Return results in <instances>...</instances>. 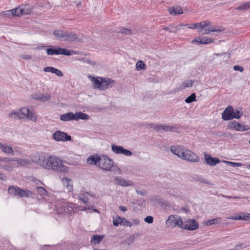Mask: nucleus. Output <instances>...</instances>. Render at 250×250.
<instances>
[{"label":"nucleus","mask_w":250,"mask_h":250,"mask_svg":"<svg viewBox=\"0 0 250 250\" xmlns=\"http://www.w3.org/2000/svg\"><path fill=\"white\" fill-rule=\"evenodd\" d=\"M9 117L14 119H23V115H22L21 111H12L9 114Z\"/></svg>","instance_id":"32"},{"label":"nucleus","mask_w":250,"mask_h":250,"mask_svg":"<svg viewBox=\"0 0 250 250\" xmlns=\"http://www.w3.org/2000/svg\"><path fill=\"white\" fill-rule=\"evenodd\" d=\"M128 244H130V243H132L134 242V237L133 236H130L129 238L128 239Z\"/></svg>","instance_id":"63"},{"label":"nucleus","mask_w":250,"mask_h":250,"mask_svg":"<svg viewBox=\"0 0 250 250\" xmlns=\"http://www.w3.org/2000/svg\"><path fill=\"white\" fill-rule=\"evenodd\" d=\"M32 163H35L45 168L46 165L47 158L44 154L40 153H34L30 156Z\"/></svg>","instance_id":"8"},{"label":"nucleus","mask_w":250,"mask_h":250,"mask_svg":"<svg viewBox=\"0 0 250 250\" xmlns=\"http://www.w3.org/2000/svg\"><path fill=\"white\" fill-rule=\"evenodd\" d=\"M112 150L116 154H122L123 147L121 146H117L114 144L111 145Z\"/></svg>","instance_id":"38"},{"label":"nucleus","mask_w":250,"mask_h":250,"mask_svg":"<svg viewBox=\"0 0 250 250\" xmlns=\"http://www.w3.org/2000/svg\"><path fill=\"white\" fill-rule=\"evenodd\" d=\"M116 32L117 33L122 34L124 36L131 35L132 34L131 30L125 28H121L119 31H117Z\"/></svg>","instance_id":"39"},{"label":"nucleus","mask_w":250,"mask_h":250,"mask_svg":"<svg viewBox=\"0 0 250 250\" xmlns=\"http://www.w3.org/2000/svg\"><path fill=\"white\" fill-rule=\"evenodd\" d=\"M223 162L226 164L227 165L229 166L232 167H240L242 166V165H243L241 163L232 162H230V161H226V160L223 161Z\"/></svg>","instance_id":"42"},{"label":"nucleus","mask_w":250,"mask_h":250,"mask_svg":"<svg viewBox=\"0 0 250 250\" xmlns=\"http://www.w3.org/2000/svg\"><path fill=\"white\" fill-rule=\"evenodd\" d=\"M167 222H168L169 223L173 225L174 227L177 226L181 229L183 226V221L181 217L178 215H170Z\"/></svg>","instance_id":"13"},{"label":"nucleus","mask_w":250,"mask_h":250,"mask_svg":"<svg viewBox=\"0 0 250 250\" xmlns=\"http://www.w3.org/2000/svg\"><path fill=\"white\" fill-rule=\"evenodd\" d=\"M13 13H14V12H13V9H12V10H7L5 12H3L2 13V15L6 17L10 18L12 16H13Z\"/></svg>","instance_id":"50"},{"label":"nucleus","mask_w":250,"mask_h":250,"mask_svg":"<svg viewBox=\"0 0 250 250\" xmlns=\"http://www.w3.org/2000/svg\"><path fill=\"white\" fill-rule=\"evenodd\" d=\"M32 98L42 102H45L49 100L50 98L49 94H43L42 93H34L32 96Z\"/></svg>","instance_id":"20"},{"label":"nucleus","mask_w":250,"mask_h":250,"mask_svg":"<svg viewBox=\"0 0 250 250\" xmlns=\"http://www.w3.org/2000/svg\"><path fill=\"white\" fill-rule=\"evenodd\" d=\"M102 156H99L97 154L91 155L86 159V163L91 165H95L99 167Z\"/></svg>","instance_id":"16"},{"label":"nucleus","mask_w":250,"mask_h":250,"mask_svg":"<svg viewBox=\"0 0 250 250\" xmlns=\"http://www.w3.org/2000/svg\"><path fill=\"white\" fill-rule=\"evenodd\" d=\"M230 219L232 220H241V216H240V214L239 215H236L235 216H232L229 218Z\"/></svg>","instance_id":"59"},{"label":"nucleus","mask_w":250,"mask_h":250,"mask_svg":"<svg viewBox=\"0 0 250 250\" xmlns=\"http://www.w3.org/2000/svg\"><path fill=\"white\" fill-rule=\"evenodd\" d=\"M82 60L84 62L90 64L92 65L96 64V62H95L92 61L90 60H89V59L86 58H83Z\"/></svg>","instance_id":"52"},{"label":"nucleus","mask_w":250,"mask_h":250,"mask_svg":"<svg viewBox=\"0 0 250 250\" xmlns=\"http://www.w3.org/2000/svg\"><path fill=\"white\" fill-rule=\"evenodd\" d=\"M178 129L179 127L177 125H169L165 124L164 131L167 132H176Z\"/></svg>","instance_id":"36"},{"label":"nucleus","mask_w":250,"mask_h":250,"mask_svg":"<svg viewBox=\"0 0 250 250\" xmlns=\"http://www.w3.org/2000/svg\"><path fill=\"white\" fill-rule=\"evenodd\" d=\"M221 220V218H215L213 219H211L207 221L206 222V225L207 226H210L212 225L217 224L220 222Z\"/></svg>","instance_id":"40"},{"label":"nucleus","mask_w":250,"mask_h":250,"mask_svg":"<svg viewBox=\"0 0 250 250\" xmlns=\"http://www.w3.org/2000/svg\"><path fill=\"white\" fill-rule=\"evenodd\" d=\"M145 67V63L142 61L137 62L136 64V67L137 70H141L144 69Z\"/></svg>","instance_id":"45"},{"label":"nucleus","mask_w":250,"mask_h":250,"mask_svg":"<svg viewBox=\"0 0 250 250\" xmlns=\"http://www.w3.org/2000/svg\"><path fill=\"white\" fill-rule=\"evenodd\" d=\"M62 181L64 186L66 188L68 192L72 191L73 190V185L72 180L66 177H64L62 179Z\"/></svg>","instance_id":"25"},{"label":"nucleus","mask_w":250,"mask_h":250,"mask_svg":"<svg viewBox=\"0 0 250 250\" xmlns=\"http://www.w3.org/2000/svg\"><path fill=\"white\" fill-rule=\"evenodd\" d=\"M199 228L198 222L194 219H189L183 221L182 229L188 230H195Z\"/></svg>","instance_id":"10"},{"label":"nucleus","mask_w":250,"mask_h":250,"mask_svg":"<svg viewBox=\"0 0 250 250\" xmlns=\"http://www.w3.org/2000/svg\"><path fill=\"white\" fill-rule=\"evenodd\" d=\"M65 37V42H75L79 39L77 34L74 32H66Z\"/></svg>","instance_id":"26"},{"label":"nucleus","mask_w":250,"mask_h":250,"mask_svg":"<svg viewBox=\"0 0 250 250\" xmlns=\"http://www.w3.org/2000/svg\"><path fill=\"white\" fill-rule=\"evenodd\" d=\"M202 23H201L200 22H197V23H194V26L193 27L194 28V29H198L199 28V31H201L202 30Z\"/></svg>","instance_id":"56"},{"label":"nucleus","mask_w":250,"mask_h":250,"mask_svg":"<svg viewBox=\"0 0 250 250\" xmlns=\"http://www.w3.org/2000/svg\"><path fill=\"white\" fill-rule=\"evenodd\" d=\"M20 111H21L22 115H23L24 119L27 118L33 122L37 121V117L35 115L34 111L30 110L29 107L21 108Z\"/></svg>","instance_id":"12"},{"label":"nucleus","mask_w":250,"mask_h":250,"mask_svg":"<svg viewBox=\"0 0 250 250\" xmlns=\"http://www.w3.org/2000/svg\"><path fill=\"white\" fill-rule=\"evenodd\" d=\"M183 26V25L179 24L177 26H174L172 24H170L168 27H166L164 28V30L167 31L170 33H176L181 27Z\"/></svg>","instance_id":"30"},{"label":"nucleus","mask_w":250,"mask_h":250,"mask_svg":"<svg viewBox=\"0 0 250 250\" xmlns=\"http://www.w3.org/2000/svg\"><path fill=\"white\" fill-rule=\"evenodd\" d=\"M11 160L9 158H0V168L10 171L12 169L10 163Z\"/></svg>","instance_id":"18"},{"label":"nucleus","mask_w":250,"mask_h":250,"mask_svg":"<svg viewBox=\"0 0 250 250\" xmlns=\"http://www.w3.org/2000/svg\"><path fill=\"white\" fill-rule=\"evenodd\" d=\"M122 154L126 156H130L132 155V153L130 150L124 148L123 147Z\"/></svg>","instance_id":"51"},{"label":"nucleus","mask_w":250,"mask_h":250,"mask_svg":"<svg viewBox=\"0 0 250 250\" xmlns=\"http://www.w3.org/2000/svg\"><path fill=\"white\" fill-rule=\"evenodd\" d=\"M13 161L17 162L18 165L21 166H24L26 165H30L32 164L31 159H20V158H14L12 160Z\"/></svg>","instance_id":"28"},{"label":"nucleus","mask_w":250,"mask_h":250,"mask_svg":"<svg viewBox=\"0 0 250 250\" xmlns=\"http://www.w3.org/2000/svg\"><path fill=\"white\" fill-rule=\"evenodd\" d=\"M37 192L41 196H44L47 194V191L43 187H38L37 188Z\"/></svg>","instance_id":"46"},{"label":"nucleus","mask_w":250,"mask_h":250,"mask_svg":"<svg viewBox=\"0 0 250 250\" xmlns=\"http://www.w3.org/2000/svg\"><path fill=\"white\" fill-rule=\"evenodd\" d=\"M66 32L61 30H55L53 31V34L57 40L65 41Z\"/></svg>","instance_id":"23"},{"label":"nucleus","mask_w":250,"mask_h":250,"mask_svg":"<svg viewBox=\"0 0 250 250\" xmlns=\"http://www.w3.org/2000/svg\"><path fill=\"white\" fill-rule=\"evenodd\" d=\"M228 129H232L236 131H243L250 129L248 125H242L235 121L229 122L227 125Z\"/></svg>","instance_id":"9"},{"label":"nucleus","mask_w":250,"mask_h":250,"mask_svg":"<svg viewBox=\"0 0 250 250\" xmlns=\"http://www.w3.org/2000/svg\"><path fill=\"white\" fill-rule=\"evenodd\" d=\"M104 235H94L91 240V243L92 244H98L104 238Z\"/></svg>","instance_id":"35"},{"label":"nucleus","mask_w":250,"mask_h":250,"mask_svg":"<svg viewBox=\"0 0 250 250\" xmlns=\"http://www.w3.org/2000/svg\"><path fill=\"white\" fill-rule=\"evenodd\" d=\"M233 69L235 71H239L241 72L244 71V68L242 66L237 65L233 66Z\"/></svg>","instance_id":"54"},{"label":"nucleus","mask_w":250,"mask_h":250,"mask_svg":"<svg viewBox=\"0 0 250 250\" xmlns=\"http://www.w3.org/2000/svg\"><path fill=\"white\" fill-rule=\"evenodd\" d=\"M222 30L220 29H215L211 27V26H209L208 28H204L203 30L201 31L202 34H208L211 32H215L217 33L221 32Z\"/></svg>","instance_id":"34"},{"label":"nucleus","mask_w":250,"mask_h":250,"mask_svg":"<svg viewBox=\"0 0 250 250\" xmlns=\"http://www.w3.org/2000/svg\"><path fill=\"white\" fill-rule=\"evenodd\" d=\"M0 149L6 154H13V151L10 146L0 143Z\"/></svg>","instance_id":"29"},{"label":"nucleus","mask_w":250,"mask_h":250,"mask_svg":"<svg viewBox=\"0 0 250 250\" xmlns=\"http://www.w3.org/2000/svg\"><path fill=\"white\" fill-rule=\"evenodd\" d=\"M90 79L95 84V88L102 90L112 87L115 83L114 80L108 78L90 76Z\"/></svg>","instance_id":"2"},{"label":"nucleus","mask_w":250,"mask_h":250,"mask_svg":"<svg viewBox=\"0 0 250 250\" xmlns=\"http://www.w3.org/2000/svg\"><path fill=\"white\" fill-rule=\"evenodd\" d=\"M168 10L169 14L171 15H180L183 13V9L180 7H170Z\"/></svg>","instance_id":"31"},{"label":"nucleus","mask_w":250,"mask_h":250,"mask_svg":"<svg viewBox=\"0 0 250 250\" xmlns=\"http://www.w3.org/2000/svg\"><path fill=\"white\" fill-rule=\"evenodd\" d=\"M49 48L46 49V53L48 55H63L70 56L74 52L72 50H68L60 47H54L49 46Z\"/></svg>","instance_id":"6"},{"label":"nucleus","mask_w":250,"mask_h":250,"mask_svg":"<svg viewBox=\"0 0 250 250\" xmlns=\"http://www.w3.org/2000/svg\"><path fill=\"white\" fill-rule=\"evenodd\" d=\"M136 192L138 195L144 196L146 194V192L145 190H137Z\"/></svg>","instance_id":"58"},{"label":"nucleus","mask_w":250,"mask_h":250,"mask_svg":"<svg viewBox=\"0 0 250 250\" xmlns=\"http://www.w3.org/2000/svg\"><path fill=\"white\" fill-rule=\"evenodd\" d=\"M21 6H19L18 7H16L14 9H13V16L20 17L21 15H23L22 12L21 11Z\"/></svg>","instance_id":"43"},{"label":"nucleus","mask_w":250,"mask_h":250,"mask_svg":"<svg viewBox=\"0 0 250 250\" xmlns=\"http://www.w3.org/2000/svg\"><path fill=\"white\" fill-rule=\"evenodd\" d=\"M8 192L10 195L18 196L19 197H28L31 192L28 190H23L21 188L13 186L9 187Z\"/></svg>","instance_id":"7"},{"label":"nucleus","mask_w":250,"mask_h":250,"mask_svg":"<svg viewBox=\"0 0 250 250\" xmlns=\"http://www.w3.org/2000/svg\"><path fill=\"white\" fill-rule=\"evenodd\" d=\"M123 218L120 216L117 217L116 219H114L113 221V224L114 226H118L119 224H122L123 222Z\"/></svg>","instance_id":"47"},{"label":"nucleus","mask_w":250,"mask_h":250,"mask_svg":"<svg viewBox=\"0 0 250 250\" xmlns=\"http://www.w3.org/2000/svg\"><path fill=\"white\" fill-rule=\"evenodd\" d=\"M250 8V1H247L241 3L235 9L238 10H248Z\"/></svg>","instance_id":"37"},{"label":"nucleus","mask_w":250,"mask_h":250,"mask_svg":"<svg viewBox=\"0 0 250 250\" xmlns=\"http://www.w3.org/2000/svg\"><path fill=\"white\" fill-rule=\"evenodd\" d=\"M182 159L191 162H198L200 160V158L197 155L188 149L186 150Z\"/></svg>","instance_id":"14"},{"label":"nucleus","mask_w":250,"mask_h":250,"mask_svg":"<svg viewBox=\"0 0 250 250\" xmlns=\"http://www.w3.org/2000/svg\"><path fill=\"white\" fill-rule=\"evenodd\" d=\"M183 27H185V26H187L188 28H190V29H194V28L193 27L194 26V23L193 24H183Z\"/></svg>","instance_id":"61"},{"label":"nucleus","mask_w":250,"mask_h":250,"mask_svg":"<svg viewBox=\"0 0 250 250\" xmlns=\"http://www.w3.org/2000/svg\"><path fill=\"white\" fill-rule=\"evenodd\" d=\"M205 163L210 166H214L216 164L220 163V161L219 159L212 157L209 154L206 153H204Z\"/></svg>","instance_id":"17"},{"label":"nucleus","mask_w":250,"mask_h":250,"mask_svg":"<svg viewBox=\"0 0 250 250\" xmlns=\"http://www.w3.org/2000/svg\"><path fill=\"white\" fill-rule=\"evenodd\" d=\"M121 225L126 226H131L130 222L125 218H123V222H122Z\"/></svg>","instance_id":"55"},{"label":"nucleus","mask_w":250,"mask_h":250,"mask_svg":"<svg viewBox=\"0 0 250 250\" xmlns=\"http://www.w3.org/2000/svg\"><path fill=\"white\" fill-rule=\"evenodd\" d=\"M196 101V94H195V93H192L191 94V95L190 96L188 97L185 99V102L186 103L190 104V103H191L193 102Z\"/></svg>","instance_id":"41"},{"label":"nucleus","mask_w":250,"mask_h":250,"mask_svg":"<svg viewBox=\"0 0 250 250\" xmlns=\"http://www.w3.org/2000/svg\"><path fill=\"white\" fill-rule=\"evenodd\" d=\"M89 116L82 112H78L74 114L72 112H68L60 116V120L62 121H78L80 119L87 120Z\"/></svg>","instance_id":"5"},{"label":"nucleus","mask_w":250,"mask_h":250,"mask_svg":"<svg viewBox=\"0 0 250 250\" xmlns=\"http://www.w3.org/2000/svg\"><path fill=\"white\" fill-rule=\"evenodd\" d=\"M200 22L202 23V30H203L204 28L208 26L209 24V22L208 21H203Z\"/></svg>","instance_id":"57"},{"label":"nucleus","mask_w":250,"mask_h":250,"mask_svg":"<svg viewBox=\"0 0 250 250\" xmlns=\"http://www.w3.org/2000/svg\"><path fill=\"white\" fill-rule=\"evenodd\" d=\"M43 71L45 72H51L54 73L59 77H62L63 73L59 69L52 66H46L43 68Z\"/></svg>","instance_id":"22"},{"label":"nucleus","mask_w":250,"mask_h":250,"mask_svg":"<svg viewBox=\"0 0 250 250\" xmlns=\"http://www.w3.org/2000/svg\"><path fill=\"white\" fill-rule=\"evenodd\" d=\"M182 84L184 88L191 87L193 85V81L191 80L185 81L183 82Z\"/></svg>","instance_id":"49"},{"label":"nucleus","mask_w":250,"mask_h":250,"mask_svg":"<svg viewBox=\"0 0 250 250\" xmlns=\"http://www.w3.org/2000/svg\"><path fill=\"white\" fill-rule=\"evenodd\" d=\"M241 216V220L248 221L250 220V213H242L240 214Z\"/></svg>","instance_id":"48"},{"label":"nucleus","mask_w":250,"mask_h":250,"mask_svg":"<svg viewBox=\"0 0 250 250\" xmlns=\"http://www.w3.org/2000/svg\"><path fill=\"white\" fill-rule=\"evenodd\" d=\"M213 42V40L212 39L206 37H204L202 38L194 39L191 42L192 43H196L197 44H207Z\"/></svg>","instance_id":"21"},{"label":"nucleus","mask_w":250,"mask_h":250,"mask_svg":"<svg viewBox=\"0 0 250 250\" xmlns=\"http://www.w3.org/2000/svg\"><path fill=\"white\" fill-rule=\"evenodd\" d=\"M21 11L22 12L23 15L30 14L32 9L34 8L33 6L30 5L28 4H22L21 5Z\"/></svg>","instance_id":"27"},{"label":"nucleus","mask_w":250,"mask_h":250,"mask_svg":"<svg viewBox=\"0 0 250 250\" xmlns=\"http://www.w3.org/2000/svg\"><path fill=\"white\" fill-rule=\"evenodd\" d=\"M45 168L62 173H66L68 171L67 167L62 164L61 160L55 156L47 158Z\"/></svg>","instance_id":"1"},{"label":"nucleus","mask_w":250,"mask_h":250,"mask_svg":"<svg viewBox=\"0 0 250 250\" xmlns=\"http://www.w3.org/2000/svg\"><path fill=\"white\" fill-rule=\"evenodd\" d=\"M114 183L115 184L123 186V187H127L132 186L133 185L132 181L128 180H124L121 179L119 177H116L114 180Z\"/></svg>","instance_id":"19"},{"label":"nucleus","mask_w":250,"mask_h":250,"mask_svg":"<svg viewBox=\"0 0 250 250\" xmlns=\"http://www.w3.org/2000/svg\"><path fill=\"white\" fill-rule=\"evenodd\" d=\"M192 180L194 181L199 182L200 183H205L208 185L212 186L213 184L211 183L209 180L207 179H204L201 175L197 174H194L191 177Z\"/></svg>","instance_id":"24"},{"label":"nucleus","mask_w":250,"mask_h":250,"mask_svg":"<svg viewBox=\"0 0 250 250\" xmlns=\"http://www.w3.org/2000/svg\"><path fill=\"white\" fill-rule=\"evenodd\" d=\"M243 112L233 108L232 106H228L222 112V118L224 121H229L233 118L240 119L243 115Z\"/></svg>","instance_id":"3"},{"label":"nucleus","mask_w":250,"mask_h":250,"mask_svg":"<svg viewBox=\"0 0 250 250\" xmlns=\"http://www.w3.org/2000/svg\"><path fill=\"white\" fill-rule=\"evenodd\" d=\"M215 135L218 136H225V134L224 132L221 131H217L215 133Z\"/></svg>","instance_id":"62"},{"label":"nucleus","mask_w":250,"mask_h":250,"mask_svg":"<svg viewBox=\"0 0 250 250\" xmlns=\"http://www.w3.org/2000/svg\"><path fill=\"white\" fill-rule=\"evenodd\" d=\"M145 221L147 223L151 224L153 222V217L151 216H147L144 219Z\"/></svg>","instance_id":"53"},{"label":"nucleus","mask_w":250,"mask_h":250,"mask_svg":"<svg viewBox=\"0 0 250 250\" xmlns=\"http://www.w3.org/2000/svg\"><path fill=\"white\" fill-rule=\"evenodd\" d=\"M99 167L104 171H110L113 172L120 171L119 168L117 166L114 165L113 160L106 155L102 156L100 166Z\"/></svg>","instance_id":"4"},{"label":"nucleus","mask_w":250,"mask_h":250,"mask_svg":"<svg viewBox=\"0 0 250 250\" xmlns=\"http://www.w3.org/2000/svg\"><path fill=\"white\" fill-rule=\"evenodd\" d=\"M0 179L2 180L5 181L6 180V177L4 175V174H3L2 173H0Z\"/></svg>","instance_id":"64"},{"label":"nucleus","mask_w":250,"mask_h":250,"mask_svg":"<svg viewBox=\"0 0 250 250\" xmlns=\"http://www.w3.org/2000/svg\"><path fill=\"white\" fill-rule=\"evenodd\" d=\"M63 211L65 213H67L69 214H72L74 213V209L72 207H69L67 205H65L63 206Z\"/></svg>","instance_id":"44"},{"label":"nucleus","mask_w":250,"mask_h":250,"mask_svg":"<svg viewBox=\"0 0 250 250\" xmlns=\"http://www.w3.org/2000/svg\"><path fill=\"white\" fill-rule=\"evenodd\" d=\"M186 150L182 146H172L170 147L171 151L181 159H183Z\"/></svg>","instance_id":"15"},{"label":"nucleus","mask_w":250,"mask_h":250,"mask_svg":"<svg viewBox=\"0 0 250 250\" xmlns=\"http://www.w3.org/2000/svg\"><path fill=\"white\" fill-rule=\"evenodd\" d=\"M21 58L25 60H29L32 58V56L30 55H22Z\"/></svg>","instance_id":"60"},{"label":"nucleus","mask_w":250,"mask_h":250,"mask_svg":"<svg viewBox=\"0 0 250 250\" xmlns=\"http://www.w3.org/2000/svg\"><path fill=\"white\" fill-rule=\"evenodd\" d=\"M146 127H152L154 129L157 130V131H159L161 130H164V127H165V124H161V125H155V124L151 123V124H148L146 125Z\"/></svg>","instance_id":"33"},{"label":"nucleus","mask_w":250,"mask_h":250,"mask_svg":"<svg viewBox=\"0 0 250 250\" xmlns=\"http://www.w3.org/2000/svg\"><path fill=\"white\" fill-rule=\"evenodd\" d=\"M53 138L56 141L66 142L72 140L71 136L60 130H57L53 133Z\"/></svg>","instance_id":"11"}]
</instances>
